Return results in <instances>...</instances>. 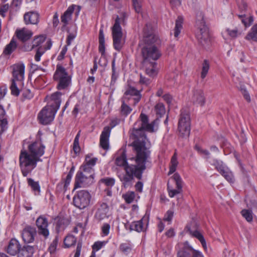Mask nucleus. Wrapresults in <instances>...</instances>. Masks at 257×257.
<instances>
[{
	"mask_svg": "<svg viewBox=\"0 0 257 257\" xmlns=\"http://www.w3.org/2000/svg\"><path fill=\"white\" fill-rule=\"evenodd\" d=\"M136 157L129 158L130 161H134L136 165L127 166L125 173L119 174L118 178L124 188L131 186L134 177L139 180L142 178V174L146 169V164L149 162L150 152L146 148H141L137 144H135Z\"/></svg>",
	"mask_w": 257,
	"mask_h": 257,
	"instance_id": "obj_1",
	"label": "nucleus"
},
{
	"mask_svg": "<svg viewBox=\"0 0 257 257\" xmlns=\"http://www.w3.org/2000/svg\"><path fill=\"white\" fill-rule=\"evenodd\" d=\"M45 146L41 141L33 142L28 146V151L22 150L19 156L20 167L24 177H26L36 168L40 157L45 152Z\"/></svg>",
	"mask_w": 257,
	"mask_h": 257,
	"instance_id": "obj_2",
	"label": "nucleus"
},
{
	"mask_svg": "<svg viewBox=\"0 0 257 257\" xmlns=\"http://www.w3.org/2000/svg\"><path fill=\"white\" fill-rule=\"evenodd\" d=\"M155 123V120H154L150 123L148 122L143 126H140L138 128H134L130 135V138L134 140L131 146L134 148L135 151L136 148L135 144H137L141 148H146V149L150 152V154H151L149 148L146 146V140L147 138L145 134L144 131L145 130L149 132H154Z\"/></svg>",
	"mask_w": 257,
	"mask_h": 257,
	"instance_id": "obj_3",
	"label": "nucleus"
},
{
	"mask_svg": "<svg viewBox=\"0 0 257 257\" xmlns=\"http://www.w3.org/2000/svg\"><path fill=\"white\" fill-rule=\"evenodd\" d=\"M196 26L197 28L196 36L199 44L204 48H208L211 43L210 36L201 12L197 14Z\"/></svg>",
	"mask_w": 257,
	"mask_h": 257,
	"instance_id": "obj_4",
	"label": "nucleus"
},
{
	"mask_svg": "<svg viewBox=\"0 0 257 257\" xmlns=\"http://www.w3.org/2000/svg\"><path fill=\"white\" fill-rule=\"evenodd\" d=\"M53 78L57 82V88L58 90L65 89L71 83V76L69 75L66 69L61 65H57Z\"/></svg>",
	"mask_w": 257,
	"mask_h": 257,
	"instance_id": "obj_5",
	"label": "nucleus"
},
{
	"mask_svg": "<svg viewBox=\"0 0 257 257\" xmlns=\"http://www.w3.org/2000/svg\"><path fill=\"white\" fill-rule=\"evenodd\" d=\"M143 63L153 62L158 60L162 55L159 49L155 45H145L141 50Z\"/></svg>",
	"mask_w": 257,
	"mask_h": 257,
	"instance_id": "obj_6",
	"label": "nucleus"
},
{
	"mask_svg": "<svg viewBox=\"0 0 257 257\" xmlns=\"http://www.w3.org/2000/svg\"><path fill=\"white\" fill-rule=\"evenodd\" d=\"M179 135L188 138L190 133V117L188 112L182 110L178 122Z\"/></svg>",
	"mask_w": 257,
	"mask_h": 257,
	"instance_id": "obj_7",
	"label": "nucleus"
},
{
	"mask_svg": "<svg viewBox=\"0 0 257 257\" xmlns=\"http://www.w3.org/2000/svg\"><path fill=\"white\" fill-rule=\"evenodd\" d=\"M112 34L113 37V44L114 49L119 51L122 46V32L120 26V19L117 16L115 20V23L112 28Z\"/></svg>",
	"mask_w": 257,
	"mask_h": 257,
	"instance_id": "obj_8",
	"label": "nucleus"
},
{
	"mask_svg": "<svg viewBox=\"0 0 257 257\" xmlns=\"http://www.w3.org/2000/svg\"><path fill=\"white\" fill-rule=\"evenodd\" d=\"M57 110L52 105H47L39 113L38 119L40 123L47 125L50 123L54 119Z\"/></svg>",
	"mask_w": 257,
	"mask_h": 257,
	"instance_id": "obj_9",
	"label": "nucleus"
},
{
	"mask_svg": "<svg viewBox=\"0 0 257 257\" xmlns=\"http://www.w3.org/2000/svg\"><path fill=\"white\" fill-rule=\"evenodd\" d=\"M91 199L90 193L86 190H80L77 192L73 197L74 205L79 209L86 208L89 204Z\"/></svg>",
	"mask_w": 257,
	"mask_h": 257,
	"instance_id": "obj_10",
	"label": "nucleus"
},
{
	"mask_svg": "<svg viewBox=\"0 0 257 257\" xmlns=\"http://www.w3.org/2000/svg\"><path fill=\"white\" fill-rule=\"evenodd\" d=\"M94 177L92 175H84L81 171H79L75 176L74 188L76 189L80 187H87L94 183Z\"/></svg>",
	"mask_w": 257,
	"mask_h": 257,
	"instance_id": "obj_11",
	"label": "nucleus"
},
{
	"mask_svg": "<svg viewBox=\"0 0 257 257\" xmlns=\"http://www.w3.org/2000/svg\"><path fill=\"white\" fill-rule=\"evenodd\" d=\"M178 257H204L199 251L194 249L188 242H185L177 253Z\"/></svg>",
	"mask_w": 257,
	"mask_h": 257,
	"instance_id": "obj_12",
	"label": "nucleus"
},
{
	"mask_svg": "<svg viewBox=\"0 0 257 257\" xmlns=\"http://www.w3.org/2000/svg\"><path fill=\"white\" fill-rule=\"evenodd\" d=\"M171 178L175 182L177 188L176 189H173L168 183L167 189L169 195L172 198L182 192L183 181L180 175L177 173H175Z\"/></svg>",
	"mask_w": 257,
	"mask_h": 257,
	"instance_id": "obj_13",
	"label": "nucleus"
},
{
	"mask_svg": "<svg viewBox=\"0 0 257 257\" xmlns=\"http://www.w3.org/2000/svg\"><path fill=\"white\" fill-rule=\"evenodd\" d=\"M36 224L39 234L42 235L45 238H47L49 235L47 219L44 216L41 215L37 219Z\"/></svg>",
	"mask_w": 257,
	"mask_h": 257,
	"instance_id": "obj_14",
	"label": "nucleus"
},
{
	"mask_svg": "<svg viewBox=\"0 0 257 257\" xmlns=\"http://www.w3.org/2000/svg\"><path fill=\"white\" fill-rule=\"evenodd\" d=\"M143 39L145 45H155L154 43L158 40V37L154 34L153 30L150 24H146L144 29Z\"/></svg>",
	"mask_w": 257,
	"mask_h": 257,
	"instance_id": "obj_15",
	"label": "nucleus"
},
{
	"mask_svg": "<svg viewBox=\"0 0 257 257\" xmlns=\"http://www.w3.org/2000/svg\"><path fill=\"white\" fill-rule=\"evenodd\" d=\"M37 234L35 227L30 225L26 226L22 232V237L24 242L29 243L33 242Z\"/></svg>",
	"mask_w": 257,
	"mask_h": 257,
	"instance_id": "obj_16",
	"label": "nucleus"
},
{
	"mask_svg": "<svg viewBox=\"0 0 257 257\" xmlns=\"http://www.w3.org/2000/svg\"><path fill=\"white\" fill-rule=\"evenodd\" d=\"M191 100L195 105L200 106H203L206 101L203 91L201 89H194L192 91Z\"/></svg>",
	"mask_w": 257,
	"mask_h": 257,
	"instance_id": "obj_17",
	"label": "nucleus"
},
{
	"mask_svg": "<svg viewBox=\"0 0 257 257\" xmlns=\"http://www.w3.org/2000/svg\"><path fill=\"white\" fill-rule=\"evenodd\" d=\"M13 78L15 81H17L20 84L24 85L25 66L22 64H17L13 66Z\"/></svg>",
	"mask_w": 257,
	"mask_h": 257,
	"instance_id": "obj_18",
	"label": "nucleus"
},
{
	"mask_svg": "<svg viewBox=\"0 0 257 257\" xmlns=\"http://www.w3.org/2000/svg\"><path fill=\"white\" fill-rule=\"evenodd\" d=\"M148 222L149 217L144 216L141 220L133 222L130 226V229L139 232L144 231L148 226Z\"/></svg>",
	"mask_w": 257,
	"mask_h": 257,
	"instance_id": "obj_19",
	"label": "nucleus"
},
{
	"mask_svg": "<svg viewBox=\"0 0 257 257\" xmlns=\"http://www.w3.org/2000/svg\"><path fill=\"white\" fill-rule=\"evenodd\" d=\"M15 34L19 40L22 43L20 47L21 49L23 45H24L25 44H29L27 41L31 39L33 34L31 31L26 28L17 30Z\"/></svg>",
	"mask_w": 257,
	"mask_h": 257,
	"instance_id": "obj_20",
	"label": "nucleus"
},
{
	"mask_svg": "<svg viewBox=\"0 0 257 257\" xmlns=\"http://www.w3.org/2000/svg\"><path fill=\"white\" fill-rule=\"evenodd\" d=\"M110 134V128L109 126L104 127L100 138V146L104 150L109 149V138Z\"/></svg>",
	"mask_w": 257,
	"mask_h": 257,
	"instance_id": "obj_21",
	"label": "nucleus"
},
{
	"mask_svg": "<svg viewBox=\"0 0 257 257\" xmlns=\"http://www.w3.org/2000/svg\"><path fill=\"white\" fill-rule=\"evenodd\" d=\"M45 40V37L42 35L35 37L32 44H25L21 47V50L24 52L31 51L35 48L39 46Z\"/></svg>",
	"mask_w": 257,
	"mask_h": 257,
	"instance_id": "obj_22",
	"label": "nucleus"
},
{
	"mask_svg": "<svg viewBox=\"0 0 257 257\" xmlns=\"http://www.w3.org/2000/svg\"><path fill=\"white\" fill-rule=\"evenodd\" d=\"M185 231L192 235L193 237L197 238L201 243L202 246L204 248H206V243L205 240L202 235L197 230L193 229L191 225H187L185 228Z\"/></svg>",
	"mask_w": 257,
	"mask_h": 257,
	"instance_id": "obj_23",
	"label": "nucleus"
},
{
	"mask_svg": "<svg viewBox=\"0 0 257 257\" xmlns=\"http://www.w3.org/2000/svg\"><path fill=\"white\" fill-rule=\"evenodd\" d=\"M39 16L38 13L35 12L26 13L24 16V20L26 25H36L39 22Z\"/></svg>",
	"mask_w": 257,
	"mask_h": 257,
	"instance_id": "obj_24",
	"label": "nucleus"
},
{
	"mask_svg": "<svg viewBox=\"0 0 257 257\" xmlns=\"http://www.w3.org/2000/svg\"><path fill=\"white\" fill-rule=\"evenodd\" d=\"M128 95L134 96L135 97L134 98V104L136 105L139 102L141 98V95L140 91L138 90L134 87L128 86L125 92L124 93L123 97H128Z\"/></svg>",
	"mask_w": 257,
	"mask_h": 257,
	"instance_id": "obj_25",
	"label": "nucleus"
},
{
	"mask_svg": "<svg viewBox=\"0 0 257 257\" xmlns=\"http://www.w3.org/2000/svg\"><path fill=\"white\" fill-rule=\"evenodd\" d=\"M56 230L58 233L64 230L69 224V220L63 216H57L55 218Z\"/></svg>",
	"mask_w": 257,
	"mask_h": 257,
	"instance_id": "obj_26",
	"label": "nucleus"
},
{
	"mask_svg": "<svg viewBox=\"0 0 257 257\" xmlns=\"http://www.w3.org/2000/svg\"><path fill=\"white\" fill-rule=\"evenodd\" d=\"M108 211V207L107 204L105 203H102L95 213V217L96 219L100 221L105 218H107Z\"/></svg>",
	"mask_w": 257,
	"mask_h": 257,
	"instance_id": "obj_27",
	"label": "nucleus"
},
{
	"mask_svg": "<svg viewBox=\"0 0 257 257\" xmlns=\"http://www.w3.org/2000/svg\"><path fill=\"white\" fill-rule=\"evenodd\" d=\"M20 248V244L19 241L16 239H12L7 248V252L11 255H15L18 254Z\"/></svg>",
	"mask_w": 257,
	"mask_h": 257,
	"instance_id": "obj_28",
	"label": "nucleus"
},
{
	"mask_svg": "<svg viewBox=\"0 0 257 257\" xmlns=\"http://www.w3.org/2000/svg\"><path fill=\"white\" fill-rule=\"evenodd\" d=\"M145 66L146 73L150 77H154L157 74V63L156 62H149L144 63Z\"/></svg>",
	"mask_w": 257,
	"mask_h": 257,
	"instance_id": "obj_29",
	"label": "nucleus"
},
{
	"mask_svg": "<svg viewBox=\"0 0 257 257\" xmlns=\"http://www.w3.org/2000/svg\"><path fill=\"white\" fill-rule=\"evenodd\" d=\"M35 251L34 246L31 245H24L20 248L18 252V257H32Z\"/></svg>",
	"mask_w": 257,
	"mask_h": 257,
	"instance_id": "obj_30",
	"label": "nucleus"
},
{
	"mask_svg": "<svg viewBox=\"0 0 257 257\" xmlns=\"http://www.w3.org/2000/svg\"><path fill=\"white\" fill-rule=\"evenodd\" d=\"M62 95V93L59 91H57L51 95V101L49 102L48 105H52L53 108L58 110L61 104L60 97Z\"/></svg>",
	"mask_w": 257,
	"mask_h": 257,
	"instance_id": "obj_31",
	"label": "nucleus"
},
{
	"mask_svg": "<svg viewBox=\"0 0 257 257\" xmlns=\"http://www.w3.org/2000/svg\"><path fill=\"white\" fill-rule=\"evenodd\" d=\"M130 98L127 97H122L121 98L122 104L120 108V113L122 116H126L132 111V109L126 103Z\"/></svg>",
	"mask_w": 257,
	"mask_h": 257,
	"instance_id": "obj_32",
	"label": "nucleus"
},
{
	"mask_svg": "<svg viewBox=\"0 0 257 257\" xmlns=\"http://www.w3.org/2000/svg\"><path fill=\"white\" fill-rule=\"evenodd\" d=\"M74 10L73 6H70L64 12L61 17V22L63 24V26L65 27L68 25L69 21L71 19L72 14Z\"/></svg>",
	"mask_w": 257,
	"mask_h": 257,
	"instance_id": "obj_33",
	"label": "nucleus"
},
{
	"mask_svg": "<svg viewBox=\"0 0 257 257\" xmlns=\"http://www.w3.org/2000/svg\"><path fill=\"white\" fill-rule=\"evenodd\" d=\"M18 45L15 38H12L9 44L6 45L4 50L3 54L5 55H10L17 49Z\"/></svg>",
	"mask_w": 257,
	"mask_h": 257,
	"instance_id": "obj_34",
	"label": "nucleus"
},
{
	"mask_svg": "<svg viewBox=\"0 0 257 257\" xmlns=\"http://www.w3.org/2000/svg\"><path fill=\"white\" fill-rule=\"evenodd\" d=\"M115 164L118 166L124 167V169L127 166L136 165V163L134 164L127 162L126 157L124 152L120 156L116 158Z\"/></svg>",
	"mask_w": 257,
	"mask_h": 257,
	"instance_id": "obj_35",
	"label": "nucleus"
},
{
	"mask_svg": "<svg viewBox=\"0 0 257 257\" xmlns=\"http://www.w3.org/2000/svg\"><path fill=\"white\" fill-rule=\"evenodd\" d=\"M99 52L102 55L105 54V40L103 31L100 29L99 32Z\"/></svg>",
	"mask_w": 257,
	"mask_h": 257,
	"instance_id": "obj_36",
	"label": "nucleus"
},
{
	"mask_svg": "<svg viewBox=\"0 0 257 257\" xmlns=\"http://www.w3.org/2000/svg\"><path fill=\"white\" fill-rule=\"evenodd\" d=\"M183 23V19L182 17L179 16L175 22V27L174 30V35L175 37L177 38L180 33L182 29V24Z\"/></svg>",
	"mask_w": 257,
	"mask_h": 257,
	"instance_id": "obj_37",
	"label": "nucleus"
},
{
	"mask_svg": "<svg viewBox=\"0 0 257 257\" xmlns=\"http://www.w3.org/2000/svg\"><path fill=\"white\" fill-rule=\"evenodd\" d=\"M11 81L12 83L10 86L11 94L13 95L18 96L19 95L20 92V88H19L18 86L21 87L24 85L20 84V83L17 82V81H15V79H12Z\"/></svg>",
	"mask_w": 257,
	"mask_h": 257,
	"instance_id": "obj_38",
	"label": "nucleus"
},
{
	"mask_svg": "<svg viewBox=\"0 0 257 257\" xmlns=\"http://www.w3.org/2000/svg\"><path fill=\"white\" fill-rule=\"evenodd\" d=\"M245 38L247 40L257 42V24L254 25L251 28Z\"/></svg>",
	"mask_w": 257,
	"mask_h": 257,
	"instance_id": "obj_39",
	"label": "nucleus"
},
{
	"mask_svg": "<svg viewBox=\"0 0 257 257\" xmlns=\"http://www.w3.org/2000/svg\"><path fill=\"white\" fill-rule=\"evenodd\" d=\"M238 16L245 27L250 26L253 22V18L252 16L247 17L245 15H239Z\"/></svg>",
	"mask_w": 257,
	"mask_h": 257,
	"instance_id": "obj_40",
	"label": "nucleus"
},
{
	"mask_svg": "<svg viewBox=\"0 0 257 257\" xmlns=\"http://www.w3.org/2000/svg\"><path fill=\"white\" fill-rule=\"evenodd\" d=\"M170 163L171 165L170 166V170L168 173L169 175H170L171 174H172L175 172L177 166L178 164L176 153H175L173 156L172 157Z\"/></svg>",
	"mask_w": 257,
	"mask_h": 257,
	"instance_id": "obj_41",
	"label": "nucleus"
},
{
	"mask_svg": "<svg viewBox=\"0 0 257 257\" xmlns=\"http://www.w3.org/2000/svg\"><path fill=\"white\" fill-rule=\"evenodd\" d=\"M76 242V238L74 235H68L64 239V244L66 247L74 245Z\"/></svg>",
	"mask_w": 257,
	"mask_h": 257,
	"instance_id": "obj_42",
	"label": "nucleus"
},
{
	"mask_svg": "<svg viewBox=\"0 0 257 257\" xmlns=\"http://www.w3.org/2000/svg\"><path fill=\"white\" fill-rule=\"evenodd\" d=\"M91 156V154H88L86 156L85 163L83 164V165L92 168L95 165L97 159L96 158H92Z\"/></svg>",
	"mask_w": 257,
	"mask_h": 257,
	"instance_id": "obj_43",
	"label": "nucleus"
},
{
	"mask_svg": "<svg viewBox=\"0 0 257 257\" xmlns=\"http://www.w3.org/2000/svg\"><path fill=\"white\" fill-rule=\"evenodd\" d=\"M79 171H81L82 174L85 176L92 175V177L94 178V170L90 167H87V166L83 165L81 166Z\"/></svg>",
	"mask_w": 257,
	"mask_h": 257,
	"instance_id": "obj_44",
	"label": "nucleus"
},
{
	"mask_svg": "<svg viewBox=\"0 0 257 257\" xmlns=\"http://www.w3.org/2000/svg\"><path fill=\"white\" fill-rule=\"evenodd\" d=\"M241 214L247 222H250L252 221L253 216L251 210L248 209H243L241 211Z\"/></svg>",
	"mask_w": 257,
	"mask_h": 257,
	"instance_id": "obj_45",
	"label": "nucleus"
},
{
	"mask_svg": "<svg viewBox=\"0 0 257 257\" xmlns=\"http://www.w3.org/2000/svg\"><path fill=\"white\" fill-rule=\"evenodd\" d=\"M99 182L107 187H112L115 184V179L113 178L106 177L102 178Z\"/></svg>",
	"mask_w": 257,
	"mask_h": 257,
	"instance_id": "obj_46",
	"label": "nucleus"
},
{
	"mask_svg": "<svg viewBox=\"0 0 257 257\" xmlns=\"http://www.w3.org/2000/svg\"><path fill=\"white\" fill-rule=\"evenodd\" d=\"M209 69V64L207 60H205L202 64L201 77L204 79L207 75Z\"/></svg>",
	"mask_w": 257,
	"mask_h": 257,
	"instance_id": "obj_47",
	"label": "nucleus"
},
{
	"mask_svg": "<svg viewBox=\"0 0 257 257\" xmlns=\"http://www.w3.org/2000/svg\"><path fill=\"white\" fill-rule=\"evenodd\" d=\"M122 197L127 203H131L135 198V193L133 191L127 192L122 195Z\"/></svg>",
	"mask_w": 257,
	"mask_h": 257,
	"instance_id": "obj_48",
	"label": "nucleus"
},
{
	"mask_svg": "<svg viewBox=\"0 0 257 257\" xmlns=\"http://www.w3.org/2000/svg\"><path fill=\"white\" fill-rule=\"evenodd\" d=\"M28 183L34 191L38 193L40 192V187L38 182H35L32 179L29 178L28 179Z\"/></svg>",
	"mask_w": 257,
	"mask_h": 257,
	"instance_id": "obj_49",
	"label": "nucleus"
},
{
	"mask_svg": "<svg viewBox=\"0 0 257 257\" xmlns=\"http://www.w3.org/2000/svg\"><path fill=\"white\" fill-rule=\"evenodd\" d=\"M222 175L225 179L230 183H233L234 181V176L231 172L226 170Z\"/></svg>",
	"mask_w": 257,
	"mask_h": 257,
	"instance_id": "obj_50",
	"label": "nucleus"
},
{
	"mask_svg": "<svg viewBox=\"0 0 257 257\" xmlns=\"http://www.w3.org/2000/svg\"><path fill=\"white\" fill-rule=\"evenodd\" d=\"M58 243V237L56 236L55 239L53 240L52 243H51L49 247V250L51 253H53L55 252Z\"/></svg>",
	"mask_w": 257,
	"mask_h": 257,
	"instance_id": "obj_51",
	"label": "nucleus"
},
{
	"mask_svg": "<svg viewBox=\"0 0 257 257\" xmlns=\"http://www.w3.org/2000/svg\"><path fill=\"white\" fill-rule=\"evenodd\" d=\"M120 250L125 254H127L132 250L131 245L129 243H121L119 246Z\"/></svg>",
	"mask_w": 257,
	"mask_h": 257,
	"instance_id": "obj_52",
	"label": "nucleus"
},
{
	"mask_svg": "<svg viewBox=\"0 0 257 257\" xmlns=\"http://www.w3.org/2000/svg\"><path fill=\"white\" fill-rule=\"evenodd\" d=\"M140 120L137 122L135 125H136L138 123L141 125V126H143L146 124L149 121L148 117L145 114L142 113L140 116Z\"/></svg>",
	"mask_w": 257,
	"mask_h": 257,
	"instance_id": "obj_53",
	"label": "nucleus"
},
{
	"mask_svg": "<svg viewBox=\"0 0 257 257\" xmlns=\"http://www.w3.org/2000/svg\"><path fill=\"white\" fill-rule=\"evenodd\" d=\"M156 113L160 116L164 114L165 113V108L164 105L162 103H158L155 106Z\"/></svg>",
	"mask_w": 257,
	"mask_h": 257,
	"instance_id": "obj_54",
	"label": "nucleus"
},
{
	"mask_svg": "<svg viewBox=\"0 0 257 257\" xmlns=\"http://www.w3.org/2000/svg\"><path fill=\"white\" fill-rule=\"evenodd\" d=\"M132 1H133V5L134 8L135 10V11L138 13H141V11H142V8H141L142 0H132Z\"/></svg>",
	"mask_w": 257,
	"mask_h": 257,
	"instance_id": "obj_55",
	"label": "nucleus"
},
{
	"mask_svg": "<svg viewBox=\"0 0 257 257\" xmlns=\"http://www.w3.org/2000/svg\"><path fill=\"white\" fill-rule=\"evenodd\" d=\"M8 121L7 119H0V135L7 129Z\"/></svg>",
	"mask_w": 257,
	"mask_h": 257,
	"instance_id": "obj_56",
	"label": "nucleus"
},
{
	"mask_svg": "<svg viewBox=\"0 0 257 257\" xmlns=\"http://www.w3.org/2000/svg\"><path fill=\"white\" fill-rule=\"evenodd\" d=\"M44 51L41 50V48H38L35 55V60L37 62L40 61L41 57L44 54Z\"/></svg>",
	"mask_w": 257,
	"mask_h": 257,
	"instance_id": "obj_57",
	"label": "nucleus"
},
{
	"mask_svg": "<svg viewBox=\"0 0 257 257\" xmlns=\"http://www.w3.org/2000/svg\"><path fill=\"white\" fill-rule=\"evenodd\" d=\"M195 148L197 152L201 155H205L208 156L210 154L208 151L207 150L202 149L200 146L196 145Z\"/></svg>",
	"mask_w": 257,
	"mask_h": 257,
	"instance_id": "obj_58",
	"label": "nucleus"
},
{
	"mask_svg": "<svg viewBox=\"0 0 257 257\" xmlns=\"http://www.w3.org/2000/svg\"><path fill=\"white\" fill-rule=\"evenodd\" d=\"M110 225L108 223H104L101 227L102 232L104 235H107L109 234Z\"/></svg>",
	"mask_w": 257,
	"mask_h": 257,
	"instance_id": "obj_59",
	"label": "nucleus"
},
{
	"mask_svg": "<svg viewBox=\"0 0 257 257\" xmlns=\"http://www.w3.org/2000/svg\"><path fill=\"white\" fill-rule=\"evenodd\" d=\"M240 91L246 100L249 102L250 101V97L246 89L244 88L241 87Z\"/></svg>",
	"mask_w": 257,
	"mask_h": 257,
	"instance_id": "obj_60",
	"label": "nucleus"
},
{
	"mask_svg": "<svg viewBox=\"0 0 257 257\" xmlns=\"http://www.w3.org/2000/svg\"><path fill=\"white\" fill-rule=\"evenodd\" d=\"M174 215V212L171 210H168L165 215L164 220L165 221H171Z\"/></svg>",
	"mask_w": 257,
	"mask_h": 257,
	"instance_id": "obj_61",
	"label": "nucleus"
},
{
	"mask_svg": "<svg viewBox=\"0 0 257 257\" xmlns=\"http://www.w3.org/2000/svg\"><path fill=\"white\" fill-rule=\"evenodd\" d=\"M8 91L7 86L6 85H3L0 87V99L4 98L6 94Z\"/></svg>",
	"mask_w": 257,
	"mask_h": 257,
	"instance_id": "obj_62",
	"label": "nucleus"
},
{
	"mask_svg": "<svg viewBox=\"0 0 257 257\" xmlns=\"http://www.w3.org/2000/svg\"><path fill=\"white\" fill-rule=\"evenodd\" d=\"M67 51V46H65L61 50L60 54L58 56L57 59L59 61L64 59L65 55Z\"/></svg>",
	"mask_w": 257,
	"mask_h": 257,
	"instance_id": "obj_63",
	"label": "nucleus"
},
{
	"mask_svg": "<svg viewBox=\"0 0 257 257\" xmlns=\"http://www.w3.org/2000/svg\"><path fill=\"white\" fill-rule=\"evenodd\" d=\"M104 243L101 241L95 242L92 245L93 250L97 251L99 250L103 245Z\"/></svg>",
	"mask_w": 257,
	"mask_h": 257,
	"instance_id": "obj_64",
	"label": "nucleus"
}]
</instances>
